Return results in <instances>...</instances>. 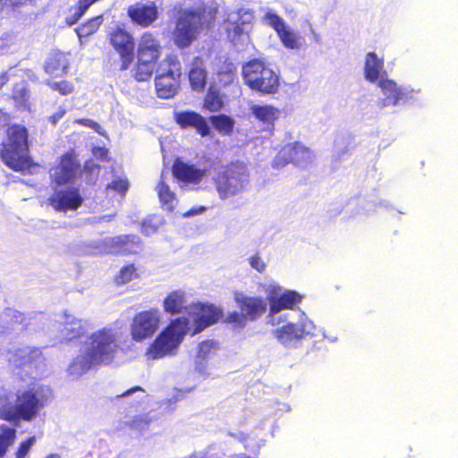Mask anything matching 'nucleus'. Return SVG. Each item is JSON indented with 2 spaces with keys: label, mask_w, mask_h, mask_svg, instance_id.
Returning <instances> with one entry per match:
<instances>
[{
  "label": "nucleus",
  "mask_w": 458,
  "mask_h": 458,
  "mask_svg": "<svg viewBox=\"0 0 458 458\" xmlns=\"http://www.w3.org/2000/svg\"><path fill=\"white\" fill-rule=\"evenodd\" d=\"M19 72H22L21 70H17L15 68H11L7 72H4L0 74V89L11 79H14L16 77L21 78V74H18Z\"/></svg>",
  "instance_id": "53"
},
{
  "label": "nucleus",
  "mask_w": 458,
  "mask_h": 458,
  "mask_svg": "<svg viewBox=\"0 0 458 458\" xmlns=\"http://www.w3.org/2000/svg\"><path fill=\"white\" fill-rule=\"evenodd\" d=\"M191 87L195 91H202L207 83V72L204 62L200 57H196L191 64L189 71Z\"/></svg>",
  "instance_id": "31"
},
{
  "label": "nucleus",
  "mask_w": 458,
  "mask_h": 458,
  "mask_svg": "<svg viewBox=\"0 0 458 458\" xmlns=\"http://www.w3.org/2000/svg\"><path fill=\"white\" fill-rule=\"evenodd\" d=\"M262 12L264 13V21L272 27L276 33L280 32L284 30L287 25L282 17H280L276 13H275L270 8H262Z\"/></svg>",
  "instance_id": "41"
},
{
  "label": "nucleus",
  "mask_w": 458,
  "mask_h": 458,
  "mask_svg": "<svg viewBox=\"0 0 458 458\" xmlns=\"http://www.w3.org/2000/svg\"><path fill=\"white\" fill-rule=\"evenodd\" d=\"M128 15L134 23L148 27L157 19L158 8L153 1H140L128 8Z\"/></svg>",
  "instance_id": "21"
},
{
  "label": "nucleus",
  "mask_w": 458,
  "mask_h": 458,
  "mask_svg": "<svg viewBox=\"0 0 458 458\" xmlns=\"http://www.w3.org/2000/svg\"><path fill=\"white\" fill-rule=\"evenodd\" d=\"M160 53L161 46L158 39L150 33H144L138 45V59L157 61Z\"/></svg>",
  "instance_id": "26"
},
{
  "label": "nucleus",
  "mask_w": 458,
  "mask_h": 458,
  "mask_svg": "<svg viewBox=\"0 0 458 458\" xmlns=\"http://www.w3.org/2000/svg\"><path fill=\"white\" fill-rule=\"evenodd\" d=\"M217 344L213 340H207L199 344L198 354L196 357V369L200 373H206V360L216 353Z\"/></svg>",
  "instance_id": "33"
},
{
  "label": "nucleus",
  "mask_w": 458,
  "mask_h": 458,
  "mask_svg": "<svg viewBox=\"0 0 458 458\" xmlns=\"http://www.w3.org/2000/svg\"><path fill=\"white\" fill-rule=\"evenodd\" d=\"M315 157V153L302 143H289L277 153L273 161V166L280 168L293 163L299 167L306 168L313 164Z\"/></svg>",
  "instance_id": "9"
},
{
  "label": "nucleus",
  "mask_w": 458,
  "mask_h": 458,
  "mask_svg": "<svg viewBox=\"0 0 458 458\" xmlns=\"http://www.w3.org/2000/svg\"><path fill=\"white\" fill-rule=\"evenodd\" d=\"M103 22V18L101 15L94 17L88 21L87 22L83 23L77 29H75V31L80 38V42L82 45V38L89 37L92 34H94Z\"/></svg>",
  "instance_id": "36"
},
{
  "label": "nucleus",
  "mask_w": 458,
  "mask_h": 458,
  "mask_svg": "<svg viewBox=\"0 0 458 458\" xmlns=\"http://www.w3.org/2000/svg\"><path fill=\"white\" fill-rule=\"evenodd\" d=\"M205 107L210 112H217L223 107V100L218 92L210 89L205 98Z\"/></svg>",
  "instance_id": "45"
},
{
  "label": "nucleus",
  "mask_w": 458,
  "mask_h": 458,
  "mask_svg": "<svg viewBox=\"0 0 458 458\" xmlns=\"http://www.w3.org/2000/svg\"><path fill=\"white\" fill-rule=\"evenodd\" d=\"M161 225L162 221L160 218L157 216H151L142 223L141 232L146 235H151L157 231Z\"/></svg>",
  "instance_id": "46"
},
{
  "label": "nucleus",
  "mask_w": 458,
  "mask_h": 458,
  "mask_svg": "<svg viewBox=\"0 0 458 458\" xmlns=\"http://www.w3.org/2000/svg\"><path fill=\"white\" fill-rule=\"evenodd\" d=\"M82 202L83 198L75 187L55 189L54 193L47 199V204L55 210L64 213L76 210Z\"/></svg>",
  "instance_id": "17"
},
{
  "label": "nucleus",
  "mask_w": 458,
  "mask_h": 458,
  "mask_svg": "<svg viewBox=\"0 0 458 458\" xmlns=\"http://www.w3.org/2000/svg\"><path fill=\"white\" fill-rule=\"evenodd\" d=\"M213 126L222 134L230 135L233 130L234 120L225 114L210 117Z\"/></svg>",
  "instance_id": "38"
},
{
  "label": "nucleus",
  "mask_w": 458,
  "mask_h": 458,
  "mask_svg": "<svg viewBox=\"0 0 458 458\" xmlns=\"http://www.w3.org/2000/svg\"><path fill=\"white\" fill-rule=\"evenodd\" d=\"M364 78L370 83L377 84L381 79L386 78L384 72V60L375 52H369L364 59Z\"/></svg>",
  "instance_id": "25"
},
{
  "label": "nucleus",
  "mask_w": 458,
  "mask_h": 458,
  "mask_svg": "<svg viewBox=\"0 0 458 458\" xmlns=\"http://www.w3.org/2000/svg\"><path fill=\"white\" fill-rule=\"evenodd\" d=\"M69 65L68 56L62 52H52L45 64V72L54 77L66 73Z\"/></svg>",
  "instance_id": "29"
},
{
  "label": "nucleus",
  "mask_w": 458,
  "mask_h": 458,
  "mask_svg": "<svg viewBox=\"0 0 458 458\" xmlns=\"http://www.w3.org/2000/svg\"><path fill=\"white\" fill-rule=\"evenodd\" d=\"M234 301L249 320H256L267 310V304L262 297L247 295L242 292L234 293Z\"/></svg>",
  "instance_id": "20"
},
{
  "label": "nucleus",
  "mask_w": 458,
  "mask_h": 458,
  "mask_svg": "<svg viewBox=\"0 0 458 458\" xmlns=\"http://www.w3.org/2000/svg\"><path fill=\"white\" fill-rule=\"evenodd\" d=\"M219 199L227 200L244 192L250 184V173L242 163L222 167L213 177Z\"/></svg>",
  "instance_id": "4"
},
{
  "label": "nucleus",
  "mask_w": 458,
  "mask_h": 458,
  "mask_svg": "<svg viewBox=\"0 0 458 458\" xmlns=\"http://www.w3.org/2000/svg\"><path fill=\"white\" fill-rule=\"evenodd\" d=\"M157 76H181V64L174 55H167L158 65Z\"/></svg>",
  "instance_id": "34"
},
{
  "label": "nucleus",
  "mask_w": 458,
  "mask_h": 458,
  "mask_svg": "<svg viewBox=\"0 0 458 458\" xmlns=\"http://www.w3.org/2000/svg\"><path fill=\"white\" fill-rule=\"evenodd\" d=\"M210 168L211 164L198 167L194 164L178 160L173 165V174L182 183V188L188 184L197 186L207 176Z\"/></svg>",
  "instance_id": "18"
},
{
  "label": "nucleus",
  "mask_w": 458,
  "mask_h": 458,
  "mask_svg": "<svg viewBox=\"0 0 458 458\" xmlns=\"http://www.w3.org/2000/svg\"><path fill=\"white\" fill-rule=\"evenodd\" d=\"M249 320L245 315L241 311V313L237 311H233L230 313L227 318L226 321L228 323L233 324L234 326L238 327H243L246 325V321Z\"/></svg>",
  "instance_id": "50"
},
{
  "label": "nucleus",
  "mask_w": 458,
  "mask_h": 458,
  "mask_svg": "<svg viewBox=\"0 0 458 458\" xmlns=\"http://www.w3.org/2000/svg\"><path fill=\"white\" fill-rule=\"evenodd\" d=\"M272 331L273 336L286 348L297 347L298 344L309 337L318 336L319 329L305 312L300 310L296 320L287 318L286 321Z\"/></svg>",
  "instance_id": "6"
},
{
  "label": "nucleus",
  "mask_w": 458,
  "mask_h": 458,
  "mask_svg": "<svg viewBox=\"0 0 458 458\" xmlns=\"http://www.w3.org/2000/svg\"><path fill=\"white\" fill-rule=\"evenodd\" d=\"M114 215H106L98 218V222H109L113 219Z\"/></svg>",
  "instance_id": "62"
},
{
  "label": "nucleus",
  "mask_w": 458,
  "mask_h": 458,
  "mask_svg": "<svg viewBox=\"0 0 458 458\" xmlns=\"http://www.w3.org/2000/svg\"><path fill=\"white\" fill-rule=\"evenodd\" d=\"M8 312L13 314V316L16 318V321L18 320V318L21 317V314L18 313L17 311H13V310H10Z\"/></svg>",
  "instance_id": "64"
},
{
  "label": "nucleus",
  "mask_w": 458,
  "mask_h": 458,
  "mask_svg": "<svg viewBox=\"0 0 458 458\" xmlns=\"http://www.w3.org/2000/svg\"><path fill=\"white\" fill-rule=\"evenodd\" d=\"M377 86L380 88L383 98L378 105L381 108L397 106L413 99V95L420 92V89H413L410 86H400L394 81L381 79Z\"/></svg>",
  "instance_id": "10"
},
{
  "label": "nucleus",
  "mask_w": 458,
  "mask_h": 458,
  "mask_svg": "<svg viewBox=\"0 0 458 458\" xmlns=\"http://www.w3.org/2000/svg\"><path fill=\"white\" fill-rule=\"evenodd\" d=\"M162 314L158 309H150L135 315L131 324V335L136 342L151 337L159 328Z\"/></svg>",
  "instance_id": "13"
},
{
  "label": "nucleus",
  "mask_w": 458,
  "mask_h": 458,
  "mask_svg": "<svg viewBox=\"0 0 458 458\" xmlns=\"http://www.w3.org/2000/svg\"><path fill=\"white\" fill-rule=\"evenodd\" d=\"M92 153L95 157L104 160L107 156V149L97 147L93 148Z\"/></svg>",
  "instance_id": "58"
},
{
  "label": "nucleus",
  "mask_w": 458,
  "mask_h": 458,
  "mask_svg": "<svg viewBox=\"0 0 458 458\" xmlns=\"http://www.w3.org/2000/svg\"><path fill=\"white\" fill-rule=\"evenodd\" d=\"M91 6L84 2V0H80L78 5L71 7L69 10V13L66 16V22L69 25L74 24Z\"/></svg>",
  "instance_id": "44"
},
{
  "label": "nucleus",
  "mask_w": 458,
  "mask_h": 458,
  "mask_svg": "<svg viewBox=\"0 0 458 458\" xmlns=\"http://www.w3.org/2000/svg\"><path fill=\"white\" fill-rule=\"evenodd\" d=\"M259 289L267 294L268 304L271 303L272 297L277 296L283 291L281 285L270 277H265L262 282L259 283Z\"/></svg>",
  "instance_id": "39"
},
{
  "label": "nucleus",
  "mask_w": 458,
  "mask_h": 458,
  "mask_svg": "<svg viewBox=\"0 0 458 458\" xmlns=\"http://www.w3.org/2000/svg\"><path fill=\"white\" fill-rule=\"evenodd\" d=\"M16 439V429L6 425H0V458H4L10 446Z\"/></svg>",
  "instance_id": "35"
},
{
  "label": "nucleus",
  "mask_w": 458,
  "mask_h": 458,
  "mask_svg": "<svg viewBox=\"0 0 458 458\" xmlns=\"http://www.w3.org/2000/svg\"><path fill=\"white\" fill-rule=\"evenodd\" d=\"M9 40H12V36L4 35L0 38V43H2V42L4 43V41H9Z\"/></svg>",
  "instance_id": "63"
},
{
  "label": "nucleus",
  "mask_w": 458,
  "mask_h": 458,
  "mask_svg": "<svg viewBox=\"0 0 458 458\" xmlns=\"http://www.w3.org/2000/svg\"><path fill=\"white\" fill-rule=\"evenodd\" d=\"M85 330V321L72 315L64 314L59 337L61 341H71L82 335Z\"/></svg>",
  "instance_id": "27"
},
{
  "label": "nucleus",
  "mask_w": 458,
  "mask_h": 458,
  "mask_svg": "<svg viewBox=\"0 0 458 458\" xmlns=\"http://www.w3.org/2000/svg\"><path fill=\"white\" fill-rule=\"evenodd\" d=\"M243 81L251 89L262 94H274L279 87V76L265 63L253 59L242 65Z\"/></svg>",
  "instance_id": "7"
},
{
  "label": "nucleus",
  "mask_w": 458,
  "mask_h": 458,
  "mask_svg": "<svg viewBox=\"0 0 458 458\" xmlns=\"http://www.w3.org/2000/svg\"><path fill=\"white\" fill-rule=\"evenodd\" d=\"M302 296L293 290L282 291L277 296L272 297L269 304V312L267 315V323L271 326H278L291 318L289 313H282L284 310H294L295 307L301 303Z\"/></svg>",
  "instance_id": "11"
},
{
  "label": "nucleus",
  "mask_w": 458,
  "mask_h": 458,
  "mask_svg": "<svg viewBox=\"0 0 458 458\" xmlns=\"http://www.w3.org/2000/svg\"><path fill=\"white\" fill-rule=\"evenodd\" d=\"M47 84L52 89L58 91L62 95H68L73 91V86L66 81H48L47 82Z\"/></svg>",
  "instance_id": "47"
},
{
  "label": "nucleus",
  "mask_w": 458,
  "mask_h": 458,
  "mask_svg": "<svg viewBox=\"0 0 458 458\" xmlns=\"http://www.w3.org/2000/svg\"><path fill=\"white\" fill-rule=\"evenodd\" d=\"M66 110L64 107L60 106L56 112H55L50 117L49 121L52 123V124H56L59 120H61L64 115L65 114Z\"/></svg>",
  "instance_id": "56"
},
{
  "label": "nucleus",
  "mask_w": 458,
  "mask_h": 458,
  "mask_svg": "<svg viewBox=\"0 0 458 458\" xmlns=\"http://www.w3.org/2000/svg\"><path fill=\"white\" fill-rule=\"evenodd\" d=\"M167 179L172 181V178H169L168 174L165 175V174H162L156 190L163 208L167 211H173L177 204V198L175 193L171 190Z\"/></svg>",
  "instance_id": "30"
},
{
  "label": "nucleus",
  "mask_w": 458,
  "mask_h": 458,
  "mask_svg": "<svg viewBox=\"0 0 458 458\" xmlns=\"http://www.w3.org/2000/svg\"><path fill=\"white\" fill-rule=\"evenodd\" d=\"M110 43L121 58V70H127L134 59V41L124 29L117 27L110 33Z\"/></svg>",
  "instance_id": "15"
},
{
  "label": "nucleus",
  "mask_w": 458,
  "mask_h": 458,
  "mask_svg": "<svg viewBox=\"0 0 458 458\" xmlns=\"http://www.w3.org/2000/svg\"><path fill=\"white\" fill-rule=\"evenodd\" d=\"M97 167V165H95L94 162L93 161H87L85 163V165H84V168L85 170H90V171H93V169Z\"/></svg>",
  "instance_id": "61"
},
{
  "label": "nucleus",
  "mask_w": 458,
  "mask_h": 458,
  "mask_svg": "<svg viewBox=\"0 0 458 458\" xmlns=\"http://www.w3.org/2000/svg\"><path fill=\"white\" fill-rule=\"evenodd\" d=\"M12 97L19 107L26 106L27 90L25 82L22 79L15 82Z\"/></svg>",
  "instance_id": "43"
},
{
  "label": "nucleus",
  "mask_w": 458,
  "mask_h": 458,
  "mask_svg": "<svg viewBox=\"0 0 458 458\" xmlns=\"http://www.w3.org/2000/svg\"><path fill=\"white\" fill-rule=\"evenodd\" d=\"M190 330L189 318L182 316L171 320L148 348L147 359L157 360L174 355Z\"/></svg>",
  "instance_id": "3"
},
{
  "label": "nucleus",
  "mask_w": 458,
  "mask_h": 458,
  "mask_svg": "<svg viewBox=\"0 0 458 458\" xmlns=\"http://www.w3.org/2000/svg\"><path fill=\"white\" fill-rule=\"evenodd\" d=\"M222 311L212 304L192 303L189 315L194 321L193 334H198L206 327L216 323L221 317Z\"/></svg>",
  "instance_id": "19"
},
{
  "label": "nucleus",
  "mask_w": 458,
  "mask_h": 458,
  "mask_svg": "<svg viewBox=\"0 0 458 458\" xmlns=\"http://www.w3.org/2000/svg\"><path fill=\"white\" fill-rule=\"evenodd\" d=\"M250 111L251 115L267 131L274 128L275 122L281 114V111L272 105L251 104Z\"/></svg>",
  "instance_id": "22"
},
{
  "label": "nucleus",
  "mask_w": 458,
  "mask_h": 458,
  "mask_svg": "<svg viewBox=\"0 0 458 458\" xmlns=\"http://www.w3.org/2000/svg\"><path fill=\"white\" fill-rule=\"evenodd\" d=\"M51 394V389L39 383H33L15 394L0 387V419L7 421H31L47 404Z\"/></svg>",
  "instance_id": "2"
},
{
  "label": "nucleus",
  "mask_w": 458,
  "mask_h": 458,
  "mask_svg": "<svg viewBox=\"0 0 458 458\" xmlns=\"http://www.w3.org/2000/svg\"><path fill=\"white\" fill-rule=\"evenodd\" d=\"M283 45L290 49H297L300 47V38L296 32L286 26L284 30L277 33Z\"/></svg>",
  "instance_id": "40"
},
{
  "label": "nucleus",
  "mask_w": 458,
  "mask_h": 458,
  "mask_svg": "<svg viewBox=\"0 0 458 458\" xmlns=\"http://www.w3.org/2000/svg\"><path fill=\"white\" fill-rule=\"evenodd\" d=\"M129 183L126 179L117 178L113 180L107 186L108 189H112L121 194H124L128 190Z\"/></svg>",
  "instance_id": "52"
},
{
  "label": "nucleus",
  "mask_w": 458,
  "mask_h": 458,
  "mask_svg": "<svg viewBox=\"0 0 458 458\" xmlns=\"http://www.w3.org/2000/svg\"><path fill=\"white\" fill-rule=\"evenodd\" d=\"M9 360L14 367L20 369L17 374L21 378H23V376L37 378L45 372V360L39 349L37 348L25 346L14 349L11 352Z\"/></svg>",
  "instance_id": "8"
},
{
  "label": "nucleus",
  "mask_w": 458,
  "mask_h": 458,
  "mask_svg": "<svg viewBox=\"0 0 458 458\" xmlns=\"http://www.w3.org/2000/svg\"><path fill=\"white\" fill-rule=\"evenodd\" d=\"M129 242L139 243V238L135 235L117 236L114 238H106L105 240V247L97 250L95 252H132L136 251L138 247L131 248Z\"/></svg>",
  "instance_id": "28"
},
{
  "label": "nucleus",
  "mask_w": 458,
  "mask_h": 458,
  "mask_svg": "<svg viewBox=\"0 0 458 458\" xmlns=\"http://www.w3.org/2000/svg\"><path fill=\"white\" fill-rule=\"evenodd\" d=\"M80 163L72 153L61 157L60 163L50 171L52 182L56 186L72 182L80 174Z\"/></svg>",
  "instance_id": "16"
},
{
  "label": "nucleus",
  "mask_w": 458,
  "mask_h": 458,
  "mask_svg": "<svg viewBox=\"0 0 458 458\" xmlns=\"http://www.w3.org/2000/svg\"><path fill=\"white\" fill-rule=\"evenodd\" d=\"M134 394H138L137 399H142L145 396L143 389L140 387H133L123 393L121 395H118V397H128Z\"/></svg>",
  "instance_id": "55"
},
{
  "label": "nucleus",
  "mask_w": 458,
  "mask_h": 458,
  "mask_svg": "<svg viewBox=\"0 0 458 458\" xmlns=\"http://www.w3.org/2000/svg\"><path fill=\"white\" fill-rule=\"evenodd\" d=\"M202 26L200 13L184 11L181 13L174 33V42L179 47H185L196 38Z\"/></svg>",
  "instance_id": "12"
},
{
  "label": "nucleus",
  "mask_w": 458,
  "mask_h": 458,
  "mask_svg": "<svg viewBox=\"0 0 458 458\" xmlns=\"http://www.w3.org/2000/svg\"><path fill=\"white\" fill-rule=\"evenodd\" d=\"M29 0H8V4L13 6H21L25 4Z\"/></svg>",
  "instance_id": "60"
},
{
  "label": "nucleus",
  "mask_w": 458,
  "mask_h": 458,
  "mask_svg": "<svg viewBox=\"0 0 458 458\" xmlns=\"http://www.w3.org/2000/svg\"><path fill=\"white\" fill-rule=\"evenodd\" d=\"M138 277V273L133 265L124 266L115 276L117 284H126Z\"/></svg>",
  "instance_id": "42"
},
{
  "label": "nucleus",
  "mask_w": 458,
  "mask_h": 458,
  "mask_svg": "<svg viewBox=\"0 0 458 458\" xmlns=\"http://www.w3.org/2000/svg\"><path fill=\"white\" fill-rule=\"evenodd\" d=\"M175 121L182 128L192 127L201 136H207L210 132V128L200 114L193 111H185L175 113Z\"/></svg>",
  "instance_id": "24"
},
{
  "label": "nucleus",
  "mask_w": 458,
  "mask_h": 458,
  "mask_svg": "<svg viewBox=\"0 0 458 458\" xmlns=\"http://www.w3.org/2000/svg\"><path fill=\"white\" fill-rule=\"evenodd\" d=\"M8 138L3 144L1 158L4 163L15 171L29 168L30 158L28 156V133L24 126L13 125L8 129Z\"/></svg>",
  "instance_id": "5"
},
{
  "label": "nucleus",
  "mask_w": 458,
  "mask_h": 458,
  "mask_svg": "<svg viewBox=\"0 0 458 458\" xmlns=\"http://www.w3.org/2000/svg\"><path fill=\"white\" fill-rule=\"evenodd\" d=\"M206 210H207L206 207L199 206V207L191 208L190 210L185 212L182 216L184 217H191V216H197V215L203 214Z\"/></svg>",
  "instance_id": "57"
},
{
  "label": "nucleus",
  "mask_w": 458,
  "mask_h": 458,
  "mask_svg": "<svg viewBox=\"0 0 458 458\" xmlns=\"http://www.w3.org/2000/svg\"><path fill=\"white\" fill-rule=\"evenodd\" d=\"M156 62L153 60H139L135 70V79L139 81H148L153 74L156 68Z\"/></svg>",
  "instance_id": "37"
},
{
  "label": "nucleus",
  "mask_w": 458,
  "mask_h": 458,
  "mask_svg": "<svg viewBox=\"0 0 458 458\" xmlns=\"http://www.w3.org/2000/svg\"><path fill=\"white\" fill-rule=\"evenodd\" d=\"M35 442H36L35 437H30L26 441L21 442L18 447L16 454H15V457L16 458H25L26 455L29 454L30 448L35 444Z\"/></svg>",
  "instance_id": "48"
},
{
  "label": "nucleus",
  "mask_w": 458,
  "mask_h": 458,
  "mask_svg": "<svg viewBox=\"0 0 458 458\" xmlns=\"http://www.w3.org/2000/svg\"><path fill=\"white\" fill-rule=\"evenodd\" d=\"M121 349L120 334L112 327L98 329L81 343L78 354L70 363L67 371L73 377H80L89 369L110 364Z\"/></svg>",
  "instance_id": "1"
},
{
  "label": "nucleus",
  "mask_w": 458,
  "mask_h": 458,
  "mask_svg": "<svg viewBox=\"0 0 458 458\" xmlns=\"http://www.w3.org/2000/svg\"><path fill=\"white\" fill-rule=\"evenodd\" d=\"M9 121L10 116L6 113L0 110V126H4L8 124Z\"/></svg>",
  "instance_id": "59"
},
{
  "label": "nucleus",
  "mask_w": 458,
  "mask_h": 458,
  "mask_svg": "<svg viewBox=\"0 0 458 458\" xmlns=\"http://www.w3.org/2000/svg\"><path fill=\"white\" fill-rule=\"evenodd\" d=\"M181 76H157L155 86L157 95L160 98H173L179 89Z\"/></svg>",
  "instance_id": "32"
},
{
  "label": "nucleus",
  "mask_w": 458,
  "mask_h": 458,
  "mask_svg": "<svg viewBox=\"0 0 458 458\" xmlns=\"http://www.w3.org/2000/svg\"><path fill=\"white\" fill-rule=\"evenodd\" d=\"M191 304L189 303L187 294L182 290H174L169 293L163 300V309L165 313L176 315L183 311L189 314Z\"/></svg>",
  "instance_id": "23"
},
{
  "label": "nucleus",
  "mask_w": 458,
  "mask_h": 458,
  "mask_svg": "<svg viewBox=\"0 0 458 458\" xmlns=\"http://www.w3.org/2000/svg\"><path fill=\"white\" fill-rule=\"evenodd\" d=\"M254 19V12L248 7H241L227 13L225 30L231 41L246 33Z\"/></svg>",
  "instance_id": "14"
},
{
  "label": "nucleus",
  "mask_w": 458,
  "mask_h": 458,
  "mask_svg": "<svg viewBox=\"0 0 458 458\" xmlns=\"http://www.w3.org/2000/svg\"><path fill=\"white\" fill-rule=\"evenodd\" d=\"M248 261L250 266L259 273L265 272L267 264L259 253H255L249 257Z\"/></svg>",
  "instance_id": "49"
},
{
  "label": "nucleus",
  "mask_w": 458,
  "mask_h": 458,
  "mask_svg": "<svg viewBox=\"0 0 458 458\" xmlns=\"http://www.w3.org/2000/svg\"><path fill=\"white\" fill-rule=\"evenodd\" d=\"M74 123L91 128L98 133L103 134L100 124L91 119H76Z\"/></svg>",
  "instance_id": "54"
},
{
  "label": "nucleus",
  "mask_w": 458,
  "mask_h": 458,
  "mask_svg": "<svg viewBox=\"0 0 458 458\" xmlns=\"http://www.w3.org/2000/svg\"><path fill=\"white\" fill-rule=\"evenodd\" d=\"M151 421V419L148 417V415H140L135 417L131 421V428L140 431L145 430L149 422Z\"/></svg>",
  "instance_id": "51"
}]
</instances>
